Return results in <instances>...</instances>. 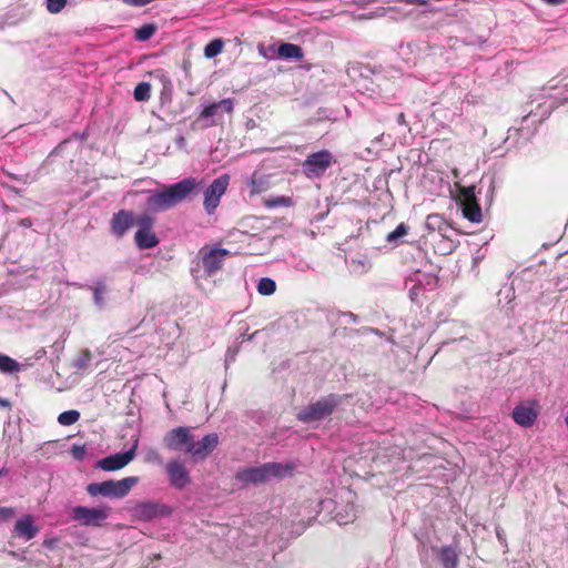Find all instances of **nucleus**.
I'll return each instance as SVG.
<instances>
[{"mask_svg":"<svg viewBox=\"0 0 568 568\" xmlns=\"http://www.w3.org/2000/svg\"><path fill=\"white\" fill-rule=\"evenodd\" d=\"M496 536L501 545L506 546V534L501 527L496 528Z\"/></svg>","mask_w":568,"mask_h":568,"instance_id":"49530a36","label":"nucleus"},{"mask_svg":"<svg viewBox=\"0 0 568 568\" xmlns=\"http://www.w3.org/2000/svg\"><path fill=\"white\" fill-rule=\"evenodd\" d=\"M217 444L216 433H210L199 442H194L193 437L190 447L186 448V454L192 455L195 460H203L216 448Z\"/></svg>","mask_w":568,"mask_h":568,"instance_id":"ddd939ff","label":"nucleus"},{"mask_svg":"<svg viewBox=\"0 0 568 568\" xmlns=\"http://www.w3.org/2000/svg\"><path fill=\"white\" fill-rule=\"evenodd\" d=\"M170 484L176 489H183L191 483L186 467L179 460H171L166 465Z\"/></svg>","mask_w":568,"mask_h":568,"instance_id":"a211bd4d","label":"nucleus"},{"mask_svg":"<svg viewBox=\"0 0 568 568\" xmlns=\"http://www.w3.org/2000/svg\"><path fill=\"white\" fill-rule=\"evenodd\" d=\"M132 511L138 520L151 521L153 519L169 517L172 514V508L160 501L148 500L138 503Z\"/></svg>","mask_w":568,"mask_h":568,"instance_id":"9d476101","label":"nucleus"},{"mask_svg":"<svg viewBox=\"0 0 568 568\" xmlns=\"http://www.w3.org/2000/svg\"><path fill=\"white\" fill-rule=\"evenodd\" d=\"M70 453L75 460H83L87 456L88 450H87L85 445H75L74 444L71 446Z\"/></svg>","mask_w":568,"mask_h":568,"instance_id":"4c0bfd02","label":"nucleus"},{"mask_svg":"<svg viewBox=\"0 0 568 568\" xmlns=\"http://www.w3.org/2000/svg\"><path fill=\"white\" fill-rule=\"evenodd\" d=\"M239 349H240V346L239 345H234V346H231L227 348L226 353H225V365L227 366L230 363L234 362L235 361V357L239 353Z\"/></svg>","mask_w":568,"mask_h":568,"instance_id":"a19ab883","label":"nucleus"},{"mask_svg":"<svg viewBox=\"0 0 568 568\" xmlns=\"http://www.w3.org/2000/svg\"><path fill=\"white\" fill-rule=\"evenodd\" d=\"M539 415L538 405L532 402L529 404L520 403L515 406L511 413L514 422L525 428L531 427Z\"/></svg>","mask_w":568,"mask_h":568,"instance_id":"dca6fc26","label":"nucleus"},{"mask_svg":"<svg viewBox=\"0 0 568 568\" xmlns=\"http://www.w3.org/2000/svg\"><path fill=\"white\" fill-rule=\"evenodd\" d=\"M294 463H265L257 467H248L236 473L235 478L243 485H260L273 478L283 479L293 475Z\"/></svg>","mask_w":568,"mask_h":568,"instance_id":"f03ea898","label":"nucleus"},{"mask_svg":"<svg viewBox=\"0 0 568 568\" xmlns=\"http://www.w3.org/2000/svg\"><path fill=\"white\" fill-rule=\"evenodd\" d=\"M266 184L267 181L265 176L256 171L251 175L247 182L252 195L263 192L266 189Z\"/></svg>","mask_w":568,"mask_h":568,"instance_id":"bb28decb","label":"nucleus"},{"mask_svg":"<svg viewBox=\"0 0 568 568\" xmlns=\"http://www.w3.org/2000/svg\"><path fill=\"white\" fill-rule=\"evenodd\" d=\"M74 136L77 139H80V140H84L87 138V134L85 132H82V133H74Z\"/></svg>","mask_w":568,"mask_h":568,"instance_id":"6e6d98bb","label":"nucleus"},{"mask_svg":"<svg viewBox=\"0 0 568 568\" xmlns=\"http://www.w3.org/2000/svg\"><path fill=\"white\" fill-rule=\"evenodd\" d=\"M335 163L334 155L328 150L313 152L302 163V172L308 179L322 178L328 168Z\"/></svg>","mask_w":568,"mask_h":568,"instance_id":"0eeeda50","label":"nucleus"},{"mask_svg":"<svg viewBox=\"0 0 568 568\" xmlns=\"http://www.w3.org/2000/svg\"><path fill=\"white\" fill-rule=\"evenodd\" d=\"M125 4L131 7H144L151 3L153 0H122Z\"/></svg>","mask_w":568,"mask_h":568,"instance_id":"37998d69","label":"nucleus"},{"mask_svg":"<svg viewBox=\"0 0 568 568\" xmlns=\"http://www.w3.org/2000/svg\"><path fill=\"white\" fill-rule=\"evenodd\" d=\"M552 105L544 106L542 104H538V111L530 110L528 114H526L521 119V125L519 128H510L508 130V135L505 139V143L513 144L510 141L513 136H519L525 142H528L537 130V124L542 120L549 116L551 113Z\"/></svg>","mask_w":568,"mask_h":568,"instance_id":"39448f33","label":"nucleus"},{"mask_svg":"<svg viewBox=\"0 0 568 568\" xmlns=\"http://www.w3.org/2000/svg\"><path fill=\"white\" fill-rule=\"evenodd\" d=\"M134 225H138V216L132 211L120 210L110 220V232L114 237L122 239Z\"/></svg>","mask_w":568,"mask_h":568,"instance_id":"f8f14e48","label":"nucleus"},{"mask_svg":"<svg viewBox=\"0 0 568 568\" xmlns=\"http://www.w3.org/2000/svg\"><path fill=\"white\" fill-rule=\"evenodd\" d=\"M68 0H45L47 10L50 13H59L65 6Z\"/></svg>","mask_w":568,"mask_h":568,"instance_id":"c9c22d12","label":"nucleus"},{"mask_svg":"<svg viewBox=\"0 0 568 568\" xmlns=\"http://www.w3.org/2000/svg\"><path fill=\"white\" fill-rule=\"evenodd\" d=\"M425 227L429 232H438L443 236H445L446 232L450 229L447 221L440 214H429L426 217Z\"/></svg>","mask_w":568,"mask_h":568,"instance_id":"4be33fe9","label":"nucleus"},{"mask_svg":"<svg viewBox=\"0 0 568 568\" xmlns=\"http://www.w3.org/2000/svg\"><path fill=\"white\" fill-rule=\"evenodd\" d=\"M135 457V445L130 449L106 456L97 462L95 467L105 471H115L125 467Z\"/></svg>","mask_w":568,"mask_h":568,"instance_id":"4468645a","label":"nucleus"},{"mask_svg":"<svg viewBox=\"0 0 568 568\" xmlns=\"http://www.w3.org/2000/svg\"><path fill=\"white\" fill-rule=\"evenodd\" d=\"M91 358L92 356L90 351H82L81 354L73 361V367L77 369H84L88 367Z\"/></svg>","mask_w":568,"mask_h":568,"instance_id":"72a5a7b5","label":"nucleus"},{"mask_svg":"<svg viewBox=\"0 0 568 568\" xmlns=\"http://www.w3.org/2000/svg\"><path fill=\"white\" fill-rule=\"evenodd\" d=\"M409 226L406 223H399L396 229L386 236V242L393 246H399L404 243V237L408 234Z\"/></svg>","mask_w":568,"mask_h":568,"instance_id":"393cba45","label":"nucleus"},{"mask_svg":"<svg viewBox=\"0 0 568 568\" xmlns=\"http://www.w3.org/2000/svg\"><path fill=\"white\" fill-rule=\"evenodd\" d=\"M219 109L223 110L226 113H231L234 109V103L232 99H223L217 102Z\"/></svg>","mask_w":568,"mask_h":568,"instance_id":"79ce46f5","label":"nucleus"},{"mask_svg":"<svg viewBox=\"0 0 568 568\" xmlns=\"http://www.w3.org/2000/svg\"><path fill=\"white\" fill-rule=\"evenodd\" d=\"M158 27L154 23H145L140 28H136L134 31V39L136 41H148L151 39L156 32Z\"/></svg>","mask_w":568,"mask_h":568,"instance_id":"c85d7f7f","label":"nucleus"},{"mask_svg":"<svg viewBox=\"0 0 568 568\" xmlns=\"http://www.w3.org/2000/svg\"><path fill=\"white\" fill-rule=\"evenodd\" d=\"M4 474H6V470L4 469H0V476H2Z\"/></svg>","mask_w":568,"mask_h":568,"instance_id":"bf43d9fd","label":"nucleus"},{"mask_svg":"<svg viewBox=\"0 0 568 568\" xmlns=\"http://www.w3.org/2000/svg\"><path fill=\"white\" fill-rule=\"evenodd\" d=\"M267 207L291 206L292 199L288 196H275L265 202Z\"/></svg>","mask_w":568,"mask_h":568,"instance_id":"f704fd0d","label":"nucleus"},{"mask_svg":"<svg viewBox=\"0 0 568 568\" xmlns=\"http://www.w3.org/2000/svg\"><path fill=\"white\" fill-rule=\"evenodd\" d=\"M230 183L229 174H222L214 179L207 187H203V206L209 215H212L217 209L221 197L225 194Z\"/></svg>","mask_w":568,"mask_h":568,"instance_id":"1a4fd4ad","label":"nucleus"},{"mask_svg":"<svg viewBox=\"0 0 568 568\" xmlns=\"http://www.w3.org/2000/svg\"><path fill=\"white\" fill-rule=\"evenodd\" d=\"M347 395L328 394L308 404L296 414L298 422L310 424L329 417L339 407Z\"/></svg>","mask_w":568,"mask_h":568,"instance_id":"7ed1b4c3","label":"nucleus"},{"mask_svg":"<svg viewBox=\"0 0 568 568\" xmlns=\"http://www.w3.org/2000/svg\"><path fill=\"white\" fill-rule=\"evenodd\" d=\"M230 254L226 248L222 247H202L200 250L202 266L207 277L213 276L222 268L225 257Z\"/></svg>","mask_w":568,"mask_h":568,"instance_id":"9b49d317","label":"nucleus"},{"mask_svg":"<svg viewBox=\"0 0 568 568\" xmlns=\"http://www.w3.org/2000/svg\"><path fill=\"white\" fill-rule=\"evenodd\" d=\"M277 54L284 60L301 61L304 58L303 49L294 43H281L277 49Z\"/></svg>","mask_w":568,"mask_h":568,"instance_id":"412c9836","label":"nucleus"},{"mask_svg":"<svg viewBox=\"0 0 568 568\" xmlns=\"http://www.w3.org/2000/svg\"><path fill=\"white\" fill-rule=\"evenodd\" d=\"M396 121L400 125H407L406 118H405V114L403 112L397 114Z\"/></svg>","mask_w":568,"mask_h":568,"instance_id":"603ef678","label":"nucleus"},{"mask_svg":"<svg viewBox=\"0 0 568 568\" xmlns=\"http://www.w3.org/2000/svg\"><path fill=\"white\" fill-rule=\"evenodd\" d=\"M409 281H417L419 286L422 285V288H425L427 292H433L438 286L439 278L433 273H425L417 270L409 275Z\"/></svg>","mask_w":568,"mask_h":568,"instance_id":"aec40b11","label":"nucleus"},{"mask_svg":"<svg viewBox=\"0 0 568 568\" xmlns=\"http://www.w3.org/2000/svg\"><path fill=\"white\" fill-rule=\"evenodd\" d=\"M31 224L32 223H31L30 219H24V220L21 221V225H23L26 227L31 226Z\"/></svg>","mask_w":568,"mask_h":568,"instance_id":"5fc2aeb1","label":"nucleus"},{"mask_svg":"<svg viewBox=\"0 0 568 568\" xmlns=\"http://www.w3.org/2000/svg\"><path fill=\"white\" fill-rule=\"evenodd\" d=\"M548 6H560L564 4L567 0H541Z\"/></svg>","mask_w":568,"mask_h":568,"instance_id":"3c124183","label":"nucleus"},{"mask_svg":"<svg viewBox=\"0 0 568 568\" xmlns=\"http://www.w3.org/2000/svg\"><path fill=\"white\" fill-rule=\"evenodd\" d=\"M245 338H247V337H246V335H245V334H243V335L241 336V341L236 342V345H239V346H240V345L245 341Z\"/></svg>","mask_w":568,"mask_h":568,"instance_id":"13d9d810","label":"nucleus"},{"mask_svg":"<svg viewBox=\"0 0 568 568\" xmlns=\"http://www.w3.org/2000/svg\"><path fill=\"white\" fill-rule=\"evenodd\" d=\"M63 348L64 343L60 341H57L51 345L52 352L57 354V359L59 358V354L63 351Z\"/></svg>","mask_w":568,"mask_h":568,"instance_id":"c03bdc74","label":"nucleus"},{"mask_svg":"<svg viewBox=\"0 0 568 568\" xmlns=\"http://www.w3.org/2000/svg\"><path fill=\"white\" fill-rule=\"evenodd\" d=\"M138 481V477L130 476L120 480L109 479L101 483H90L87 486V493L91 497L102 496L110 499H121L130 493Z\"/></svg>","mask_w":568,"mask_h":568,"instance_id":"20e7f679","label":"nucleus"},{"mask_svg":"<svg viewBox=\"0 0 568 568\" xmlns=\"http://www.w3.org/2000/svg\"><path fill=\"white\" fill-rule=\"evenodd\" d=\"M400 1L406 4H413V6H426L429 2V0H400Z\"/></svg>","mask_w":568,"mask_h":568,"instance_id":"de8ad7c7","label":"nucleus"},{"mask_svg":"<svg viewBox=\"0 0 568 568\" xmlns=\"http://www.w3.org/2000/svg\"><path fill=\"white\" fill-rule=\"evenodd\" d=\"M220 109L217 102L209 103L203 106L200 118L207 119L219 113Z\"/></svg>","mask_w":568,"mask_h":568,"instance_id":"e433bc0d","label":"nucleus"},{"mask_svg":"<svg viewBox=\"0 0 568 568\" xmlns=\"http://www.w3.org/2000/svg\"><path fill=\"white\" fill-rule=\"evenodd\" d=\"M111 507L99 505L97 507L75 506L71 509V519L81 526L101 527L110 517Z\"/></svg>","mask_w":568,"mask_h":568,"instance_id":"423d86ee","label":"nucleus"},{"mask_svg":"<svg viewBox=\"0 0 568 568\" xmlns=\"http://www.w3.org/2000/svg\"><path fill=\"white\" fill-rule=\"evenodd\" d=\"M260 333V331H255L254 333H252L251 335H247V341H252L256 337V335Z\"/></svg>","mask_w":568,"mask_h":568,"instance_id":"4d7b16f0","label":"nucleus"},{"mask_svg":"<svg viewBox=\"0 0 568 568\" xmlns=\"http://www.w3.org/2000/svg\"><path fill=\"white\" fill-rule=\"evenodd\" d=\"M47 355V351L45 348H39L36 353H34V359L39 361L41 358H43L44 356Z\"/></svg>","mask_w":568,"mask_h":568,"instance_id":"8fccbe9b","label":"nucleus"},{"mask_svg":"<svg viewBox=\"0 0 568 568\" xmlns=\"http://www.w3.org/2000/svg\"><path fill=\"white\" fill-rule=\"evenodd\" d=\"M155 219L149 213L138 215V231L134 234V242L138 248L148 250L155 247L160 240L153 232Z\"/></svg>","mask_w":568,"mask_h":568,"instance_id":"6e6552de","label":"nucleus"},{"mask_svg":"<svg viewBox=\"0 0 568 568\" xmlns=\"http://www.w3.org/2000/svg\"><path fill=\"white\" fill-rule=\"evenodd\" d=\"M475 191H476L475 185L465 187L462 192V195H463L462 203L477 202Z\"/></svg>","mask_w":568,"mask_h":568,"instance_id":"58836bf2","label":"nucleus"},{"mask_svg":"<svg viewBox=\"0 0 568 568\" xmlns=\"http://www.w3.org/2000/svg\"><path fill=\"white\" fill-rule=\"evenodd\" d=\"M203 190V180L197 178H185L162 191L152 192L145 201L149 212L158 213L166 211L178 204L190 201L197 196Z\"/></svg>","mask_w":568,"mask_h":568,"instance_id":"f257e3e1","label":"nucleus"},{"mask_svg":"<svg viewBox=\"0 0 568 568\" xmlns=\"http://www.w3.org/2000/svg\"><path fill=\"white\" fill-rule=\"evenodd\" d=\"M276 291V283L271 277H262L257 284V292L261 295H272Z\"/></svg>","mask_w":568,"mask_h":568,"instance_id":"7c9ffc66","label":"nucleus"},{"mask_svg":"<svg viewBox=\"0 0 568 568\" xmlns=\"http://www.w3.org/2000/svg\"><path fill=\"white\" fill-rule=\"evenodd\" d=\"M22 369V365L18 363L16 359L9 357L8 355L0 353V372L4 374H13L18 373Z\"/></svg>","mask_w":568,"mask_h":568,"instance_id":"cd10ccee","label":"nucleus"},{"mask_svg":"<svg viewBox=\"0 0 568 568\" xmlns=\"http://www.w3.org/2000/svg\"><path fill=\"white\" fill-rule=\"evenodd\" d=\"M430 550L432 554L438 558L439 564L443 565L444 568L457 567L460 547L456 540H454L450 545H446L440 548L430 545Z\"/></svg>","mask_w":568,"mask_h":568,"instance_id":"f3484780","label":"nucleus"},{"mask_svg":"<svg viewBox=\"0 0 568 568\" xmlns=\"http://www.w3.org/2000/svg\"><path fill=\"white\" fill-rule=\"evenodd\" d=\"M38 532L39 528L34 525V519L31 515L22 516L13 527V534L24 540L34 538Z\"/></svg>","mask_w":568,"mask_h":568,"instance_id":"6ab92c4d","label":"nucleus"},{"mask_svg":"<svg viewBox=\"0 0 568 568\" xmlns=\"http://www.w3.org/2000/svg\"><path fill=\"white\" fill-rule=\"evenodd\" d=\"M134 99L139 102L148 101L151 97V84L148 82H140L133 92Z\"/></svg>","mask_w":568,"mask_h":568,"instance_id":"2f4dec72","label":"nucleus"},{"mask_svg":"<svg viewBox=\"0 0 568 568\" xmlns=\"http://www.w3.org/2000/svg\"><path fill=\"white\" fill-rule=\"evenodd\" d=\"M192 438L193 435L190 428L179 426L164 436V444L166 448L171 450H184L186 453V448L190 447Z\"/></svg>","mask_w":568,"mask_h":568,"instance_id":"2eb2a0df","label":"nucleus"},{"mask_svg":"<svg viewBox=\"0 0 568 568\" xmlns=\"http://www.w3.org/2000/svg\"><path fill=\"white\" fill-rule=\"evenodd\" d=\"M341 316L347 318L348 322L354 323V324L359 322L358 316L352 312H342Z\"/></svg>","mask_w":568,"mask_h":568,"instance_id":"a18cd8bd","label":"nucleus"},{"mask_svg":"<svg viewBox=\"0 0 568 568\" xmlns=\"http://www.w3.org/2000/svg\"><path fill=\"white\" fill-rule=\"evenodd\" d=\"M405 286L408 287V297L410 302L415 304H422L423 300L426 297L427 291L419 286L417 281H409V276L405 280Z\"/></svg>","mask_w":568,"mask_h":568,"instance_id":"5701e85b","label":"nucleus"},{"mask_svg":"<svg viewBox=\"0 0 568 568\" xmlns=\"http://www.w3.org/2000/svg\"><path fill=\"white\" fill-rule=\"evenodd\" d=\"M93 293V302L94 304L102 308L105 305L104 294L106 292L105 281L103 278H99L94 282V285L90 287Z\"/></svg>","mask_w":568,"mask_h":568,"instance_id":"a878e982","label":"nucleus"},{"mask_svg":"<svg viewBox=\"0 0 568 568\" xmlns=\"http://www.w3.org/2000/svg\"><path fill=\"white\" fill-rule=\"evenodd\" d=\"M11 406V403L7 398L0 397V407L9 408Z\"/></svg>","mask_w":568,"mask_h":568,"instance_id":"864d4df0","label":"nucleus"},{"mask_svg":"<svg viewBox=\"0 0 568 568\" xmlns=\"http://www.w3.org/2000/svg\"><path fill=\"white\" fill-rule=\"evenodd\" d=\"M464 216L471 223H480L483 220L481 209L477 202L460 203Z\"/></svg>","mask_w":568,"mask_h":568,"instance_id":"b1692460","label":"nucleus"},{"mask_svg":"<svg viewBox=\"0 0 568 568\" xmlns=\"http://www.w3.org/2000/svg\"><path fill=\"white\" fill-rule=\"evenodd\" d=\"M224 47V42L221 39H214L210 41L204 48V55L207 59L215 58L219 55Z\"/></svg>","mask_w":568,"mask_h":568,"instance_id":"c756f323","label":"nucleus"},{"mask_svg":"<svg viewBox=\"0 0 568 568\" xmlns=\"http://www.w3.org/2000/svg\"><path fill=\"white\" fill-rule=\"evenodd\" d=\"M80 418V413L75 409H70L61 413L58 416V422L62 426H70L77 423Z\"/></svg>","mask_w":568,"mask_h":568,"instance_id":"473e14b6","label":"nucleus"},{"mask_svg":"<svg viewBox=\"0 0 568 568\" xmlns=\"http://www.w3.org/2000/svg\"><path fill=\"white\" fill-rule=\"evenodd\" d=\"M418 541H419V547H420V550L422 551H425L427 549V546H428V540L425 536H420L418 537Z\"/></svg>","mask_w":568,"mask_h":568,"instance_id":"09e8293b","label":"nucleus"},{"mask_svg":"<svg viewBox=\"0 0 568 568\" xmlns=\"http://www.w3.org/2000/svg\"><path fill=\"white\" fill-rule=\"evenodd\" d=\"M14 516L12 507H0V524L9 521Z\"/></svg>","mask_w":568,"mask_h":568,"instance_id":"ea45409f","label":"nucleus"}]
</instances>
